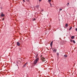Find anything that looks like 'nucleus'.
<instances>
[{
  "label": "nucleus",
  "mask_w": 77,
  "mask_h": 77,
  "mask_svg": "<svg viewBox=\"0 0 77 77\" xmlns=\"http://www.w3.org/2000/svg\"><path fill=\"white\" fill-rule=\"evenodd\" d=\"M38 54L36 55V56H35L36 59L34 61L33 64L35 65H36V63H38V62L39 59V57H38Z\"/></svg>",
  "instance_id": "1"
},
{
  "label": "nucleus",
  "mask_w": 77,
  "mask_h": 77,
  "mask_svg": "<svg viewBox=\"0 0 77 77\" xmlns=\"http://www.w3.org/2000/svg\"><path fill=\"white\" fill-rule=\"evenodd\" d=\"M41 60H42V61H43V62H45V58L42 57L41 58Z\"/></svg>",
  "instance_id": "2"
},
{
  "label": "nucleus",
  "mask_w": 77,
  "mask_h": 77,
  "mask_svg": "<svg viewBox=\"0 0 77 77\" xmlns=\"http://www.w3.org/2000/svg\"><path fill=\"white\" fill-rule=\"evenodd\" d=\"M27 64V62L26 63H25L23 66V68H24L26 66V65Z\"/></svg>",
  "instance_id": "3"
},
{
  "label": "nucleus",
  "mask_w": 77,
  "mask_h": 77,
  "mask_svg": "<svg viewBox=\"0 0 77 77\" xmlns=\"http://www.w3.org/2000/svg\"><path fill=\"white\" fill-rule=\"evenodd\" d=\"M17 46H20V42H17Z\"/></svg>",
  "instance_id": "4"
},
{
  "label": "nucleus",
  "mask_w": 77,
  "mask_h": 77,
  "mask_svg": "<svg viewBox=\"0 0 77 77\" xmlns=\"http://www.w3.org/2000/svg\"><path fill=\"white\" fill-rule=\"evenodd\" d=\"M35 8H36L37 9H39V5H36L35 6Z\"/></svg>",
  "instance_id": "5"
},
{
  "label": "nucleus",
  "mask_w": 77,
  "mask_h": 77,
  "mask_svg": "<svg viewBox=\"0 0 77 77\" xmlns=\"http://www.w3.org/2000/svg\"><path fill=\"white\" fill-rule=\"evenodd\" d=\"M21 61L19 60V61H18L17 62V63H18V64H20L21 63Z\"/></svg>",
  "instance_id": "6"
},
{
  "label": "nucleus",
  "mask_w": 77,
  "mask_h": 77,
  "mask_svg": "<svg viewBox=\"0 0 77 77\" xmlns=\"http://www.w3.org/2000/svg\"><path fill=\"white\" fill-rule=\"evenodd\" d=\"M74 38H75V36H72L71 37V39H74Z\"/></svg>",
  "instance_id": "7"
},
{
  "label": "nucleus",
  "mask_w": 77,
  "mask_h": 77,
  "mask_svg": "<svg viewBox=\"0 0 77 77\" xmlns=\"http://www.w3.org/2000/svg\"><path fill=\"white\" fill-rule=\"evenodd\" d=\"M51 47H52V45H53V41H52L50 43Z\"/></svg>",
  "instance_id": "8"
},
{
  "label": "nucleus",
  "mask_w": 77,
  "mask_h": 77,
  "mask_svg": "<svg viewBox=\"0 0 77 77\" xmlns=\"http://www.w3.org/2000/svg\"><path fill=\"white\" fill-rule=\"evenodd\" d=\"M5 14H1V17H5Z\"/></svg>",
  "instance_id": "9"
},
{
  "label": "nucleus",
  "mask_w": 77,
  "mask_h": 77,
  "mask_svg": "<svg viewBox=\"0 0 77 77\" xmlns=\"http://www.w3.org/2000/svg\"><path fill=\"white\" fill-rule=\"evenodd\" d=\"M68 24H67V23L66 24L65 26L66 27H68Z\"/></svg>",
  "instance_id": "10"
},
{
  "label": "nucleus",
  "mask_w": 77,
  "mask_h": 77,
  "mask_svg": "<svg viewBox=\"0 0 77 77\" xmlns=\"http://www.w3.org/2000/svg\"><path fill=\"white\" fill-rule=\"evenodd\" d=\"M54 53H55L56 51V49H54L53 51Z\"/></svg>",
  "instance_id": "11"
},
{
  "label": "nucleus",
  "mask_w": 77,
  "mask_h": 77,
  "mask_svg": "<svg viewBox=\"0 0 77 77\" xmlns=\"http://www.w3.org/2000/svg\"><path fill=\"white\" fill-rule=\"evenodd\" d=\"M64 56L65 57H68V55L66 54L64 55Z\"/></svg>",
  "instance_id": "12"
},
{
  "label": "nucleus",
  "mask_w": 77,
  "mask_h": 77,
  "mask_svg": "<svg viewBox=\"0 0 77 77\" xmlns=\"http://www.w3.org/2000/svg\"><path fill=\"white\" fill-rule=\"evenodd\" d=\"M72 42L73 43H74V44H75V41H74V40L72 41Z\"/></svg>",
  "instance_id": "13"
},
{
  "label": "nucleus",
  "mask_w": 77,
  "mask_h": 77,
  "mask_svg": "<svg viewBox=\"0 0 77 77\" xmlns=\"http://www.w3.org/2000/svg\"><path fill=\"white\" fill-rule=\"evenodd\" d=\"M32 21H35L36 20V19L34 18L32 20Z\"/></svg>",
  "instance_id": "14"
},
{
  "label": "nucleus",
  "mask_w": 77,
  "mask_h": 77,
  "mask_svg": "<svg viewBox=\"0 0 77 77\" xmlns=\"http://www.w3.org/2000/svg\"><path fill=\"white\" fill-rule=\"evenodd\" d=\"M57 54L58 56L59 55V54L58 53H57Z\"/></svg>",
  "instance_id": "15"
},
{
  "label": "nucleus",
  "mask_w": 77,
  "mask_h": 77,
  "mask_svg": "<svg viewBox=\"0 0 77 77\" xmlns=\"http://www.w3.org/2000/svg\"><path fill=\"white\" fill-rule=\"evenodd\" d=\"M49 2H51V0H48Z\"/></svg>",
  "instance_id": "16"
},
{
  "label": "nucleus",
  "mask_w": 77,
  "mask_h": 77,
  "mask_svg": "<svg viewBox=\"0 0 77 77\" xmlns=\"http://www.w3.org/2000/svg\"><path fill=\"white\" fill-rule=\"evenodd\" d=\"M72 29V27H70L69 29V30H71V29Z\"/></svg>",
  "instance_id": "17"
},
{
  "label": "nucleus",
  "mask_w": 77,
  "mask_h": 77,
  "mask_svg": "<svg viewBox=\"0 0 77 77\" xmlns=\"http://www.w3.org/2000/svg\"><path fill=\"white\" fill-rule=\"evenodd\" d=\"M60 11H62V8L60 9Z\"/></svg>",
  "instance_id": "18"
},
{
  "label": "nucleus",
  "mask_w": 77,
  "mask_h": 77,
  "mask_svg": "<svg viewBox=\"0 0 77 77\" xmlns=\"http://www.w3.org/2000/svg\"><path fill=\"white\" fill-rule=\"evenodd\" d=\"M49 4L51 5V3H50V2H49Z\"/></svg>",
  "instance_id": "19"
},
{
  "label": "nucleus",
  "mask_w": 77,
  "mask_h": 77,
  "mask_svg": "<svg viewBox=\"0 0 77 77\" xmlns=\"http://www.w3.org/2000/svg\"><path fill=\"white\" fill-rule=\"evenodd\" d=\"M70 40V42H72V40Z\"/></svg>",
  "instance_id": "20"
},
{
  "label": "nucleus",
  "mask_w": 77,
  "mask_h": 77,
  "mask_svg": "<svg viewBox=\"0 0 77 77\" xmlns=\"http://www.w3.org/2000/svg\"><path fill=\"white\" fill-rule=\"evenodd\" d=\"M75 30L76 31H77V28H75Z\"/></svg>",
  "instance_id": "21"
},
{
  "label": "nucleus",
  "mask_w": 77,
  "mask_h": 77,
  "mask_svg": "<svg viewBox=\"0 0 77 77\" xmlns=\"http://www.w3.org/2000/svg\"><path fill=\"white\" fill-rule=\"evenodd\" d=\"M23 2H25V0H22Z\"/></svg>",
  "instance_id": "22"
},
{
  "label": "nucleus",
  "mask_w": 77,
  "mask_h": 77,
  "mask_svg": "<svg viewBox=\"0 0 77 77\" xmlns=\"http://www.w3.org/2000/svg\"><path fill=\"white\" fill-rule=\"evenodd\" d=\"M69 2H68V5H67L68 6V5H69Z\"/></svg>",
  "instance_id": "23"
},
{
  "label": "nucleus",
  "mask_w": 77,
  "mask_h": 77,
  "mask_svg": "<svg viewBox=\"0 0 77 77\" xmlns=\"http://www.w3.org/2000/svg\"><path fill=\"white\" fill-rule=\"evenodd\" d=\"M42 0H39V2H41Z\"/></svg>",
  "instance_id": "24"
},
{
  "label": "nucleus",
  "mask_w": 77,
  "mask_h": 77,
  "mask_svg": "<svg viewBox=\"0 0 77 77\" xmlns=\"http://www.w3.org/2000/svg\"><path fill=\"white\" fill-rule=\"evenodd\" d=\"M4 18H3V19H2V20H3V21L4 20Z\"/></svg>",
  "instance_id": "25"
},
{
  "label": "nucleus",
  "mask_w": 77,
  "mask_h": 77,
  "mask_svg": "<svg viewBox=\"0 0 77 77\" xmlns=\"http://www.w3.org/2000/svg\"><path fill=\"white\" fill-rule=\"evenodd\" d=\"M27 2H29V0H27Z\"/></svg>",
  "instance_id": "26"
},
{
  "label": "nucleus",
  "mask_w": 77,
  "mask_h": 77,
  "mask_svg": "<svg viewBox=\"0 0 77 77\" xmlns=\"http://www.w3.org/2000/svg\"><path fill=\"white\" fill-rule=\"evenodd\" d=\"M42 57V55H41V57Z\"/></svg>",
  "instance_id": "27"
},
{
  "label": "nucleus",
  "mask_w": 77,
  "mask_h": 77,
  "mask_svg": "<svg viewBox=\"0 0 77 77\" xmlns=\"http://www.w3.org/2000/svg\"><path fill=\"white\" fill-rule=\"evenodd\" d=\"M17 66H18V64H17Z\"/></svg>",
  "instance_id": "28"
},
{
  "label": "nucleus",
  "mask_w": 77,
  "mask_h": 77,
  "mask_svg": "<svg viewBox=\"0 0 77 77\" xmlns=\"http://www.w3.org/2000/svg\"><path fill=\"white\" fill-rule=\"evenodd\" d=\"M1 8L2 9V8Z\"/></svg>",
  "instance_id": "29"
},
{
  "label": "nucleus",
  "mask_w": 77,
  "mask_h": 77,
  "mask_svg": "<svg viewBox=\"0 0 77 77\" xmlns=\"http://www.w3.org/2000/svg\"><path fill=\"white\" fill-rule=\"evenodd\" d=\"M42 11H43V10H42Z\"/></svg>",
  "instance_id": "30"
}]
</instances>
